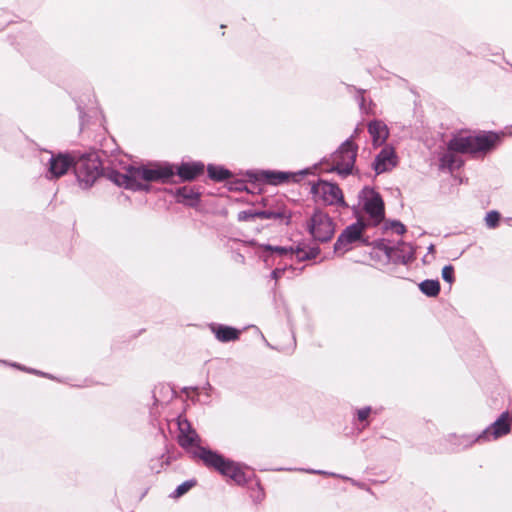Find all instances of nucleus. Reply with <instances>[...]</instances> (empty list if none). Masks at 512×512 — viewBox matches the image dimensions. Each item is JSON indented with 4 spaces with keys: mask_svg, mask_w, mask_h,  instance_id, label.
<instances>
[{
    "mask_svg": "<svg viewBox=\"0 0 512 512\" xmlns=\"http://www.w3.org/2000/svg\"><path fill=\"white\" fill-rule=\"evenodd\" d=\"M500 137L495 132H483L478 135H457L447 144V151L439 159L440 168L454 171L464 165L463 159L457 155L487 153L498 143Z\"/></svg>",
    "mask_w": 512,
    "mask_h": 512,
    "instance_id": "nucleus-2",
    "label": "nucleus"
},
{
    "mask_svg": "<svg viewBox=\"0 0 512 512\" xmlns=\"http://www.w3.org/2000/svg\"><path fill=\"white\" fill-rule=\"evenodd\" d=\"M207 173L211 180L222 182L232 177V172L220 165L209 164L207 166Z\"/></svg>",
    "mask_w": 512,
    "mask_h": 512,
    "instance_id": "nucleus-20",
    "label": "nucleus"
},
{
    "mask_svg": "<svg viewBox=\"0 0 512 512\" xmlns=\"http://www.w3.org/2000/svg\"><path fill=\"white\" fill-rule=\"evenodd\" d=\"M307 230L314 240L326 243L333 238L335 225L328 214L315 210L307 223Z\"/></svg>",
    "mask_w": 512,
    "mask_h": 512,
    "instance_id": "nucleus-6",
    "label": "nucleus"
},
{
    "mask_svg": "<svg viewBox=\"0 0 512 512\" xmlns=\"http://www.w3.org/2000/svg\"><path fill=\"white\" fill-rule=\"evenodd\" d=\"M368 132L375 146L382 145L389 136L387 125L381 120H373L368 124Z\"/></svg>",
    "mask_w": 512,
    "mask_h": 512,
    "instance_id": "nucleus-19",
    "label": "nucleus"
},
{
    "mask_svg": "<svg viewBox=\"0 0 512 512\" xmlns=\"http://www.w3.org/2000/svg\"><path fill=\"white\" fill-rule=\"evenodd\" d=\"M363 210L369 215L373 226L379 225L385 216L384 202L381 195L371 187H364L359 194Z\"/></svg>",
    "mask_w": 512,
    "mask_h": 512,
    "instance_id": "nucleus-7",
    "label": "nucleus"
},
{
    "mask_svg": "<svg viewBox=\"0 0 512 512\" xmlns=\"http://www.w3.org/2000/svg\"><path fill=\"white\" fill-rule=\"evenodd\" d=\"M397 164V156L395 150L390 146H385L382 150L376 155L373 168L377 175L382 174L384 172L389 171L391 168L395 167Z\"/></svg>",
    "mask_w": 512,
    "mask_h": 512,
    "instance_id": "nucleus-13",
    "label": "nucleus"
},
{
    "mask_svg": "<svg viewBox=\"0 0 512 512\" xmlns=\"http://www.w3.org/2000/svg\"><path fill=\"white\" fill-rule=\"evenodd\" d=\"M51 154L45 172V177L48 180H55L64 176L74 164V153L59 152Z\"/></svg>",
    "mask_w": 512,
    "mask_h": 512,
    "instance_id": "nucleus-10",
    "label": "nucleus"
},
{
    "mask_svg": "<svg viewBox=\"0 0 512 512\" xmlns=\"http://www.w3.org/2000/svg\"><path fill=\"white\" fill-rule=\"evenodd\" d=\"M13 367H17L19 369H22V370H26L25 368L21 367L20 365L16 364V363H13L11 364Z\"/></svg>",
    "mask_w": 512,
    "mask_h": 512,
    "instance_id": "nucleus-39",
    "label": "nucleus"
},
{
    "mask_svg": "<svg viewBox=\"0 0 512 512\" xmlns=\"http://www.w3.org/2000/svg\"><path fill=\"white\" fill-rule=\"evenodd\" d=\"M510 431V413L504 411L492 424L479 433V438H482L484 443L490 442L509 434Z\"/></svg>",
    "mask_w": 512,
    "mask_h": 512,
    "instance_id": "nucleus-12",
    "label": "nucleus"
},
{
    "mask_svg": "<svg viewBox=\"0 0 512 512\" xmlns=\"http://www.w3.org/2000/svg\"><path fill=\"white\" fill-rule=\"evenodd\" d=\"M196 481L195 480H187L180 485L177 486V488L173 491L171 494V497L178 498L186 494L193 486H195Z\"/></svg>",
    "mask_w": 512,
    "mask_h": 512,
    "instance_id": "nucleus-24",
    "label": "nucleus"
},
{
    "mask_svg": "<svg viewBox=\"0 0 512 512\" xmlns=\"http://www.w3.org/2000/svg\"><path fill=\"white\" fill-rule=\"evenodd\" d=\"M265 249L266 250H269V251H272V252H276L280 255H285L287 254L289 251L293 252V248H286V247H282V246H271V245H267L265 246Z\"/></svg>",
    "mask_w": 512,
    "mask_h": 512,
    "instance_id": "nucleus-31",
    "label": "nucleus"
},
{
    "mask_svg": "<svg viewBox=\"0 0 512 512\" xmlns=\"http://www.w3.org/2000/svg\"><path fill=\"white\" fill-rule=\"evenodd\" d=\"M256 210H243L238 213L237 219L239 221H253L256 219Z\"/></svg>",
    "mask_w": 512,
    "mask_h": 512,
    "instance_id": "nucleus-30",
    "label": "nucleus"
},
{
    "mask_svg": "<svg viewBox=\"0 0 512 512\" xmlns=\"http://www.w3.org/2000/svg\"><path fill=\"white\" fill-rule=\"evenodd\" d=\"M177 425L179 429L178 443L184 449L195 446L193 457L199 458L205 466L215 469L222 476L230 478L237 485L242 486L249 481L250 477L244 472L241 464L225 458L214 450L201 446L200 436L185 417L179 416Z\"/></svg>",
    "mask_w": 512,
    "mask_h": 512,
    "instance_id": "nucleus-1",
    "label": "nucleus"
},
{
    "mask_svg": "<svg viewBox=\"0 0 512 512\" xmlns=\"http://www.w3.org/2000/svg\"><path fill=\"white\" fill-rule=\"evenodd\" d=\"M357 154L358 146L354 143L353 136H351L331 154L330 161L332 165L327 171L337 173L342 178L358 173V170L355 169Z\"/></svg>",
    "mask_w": 512,
    "mask_h": 512,
    "instance_id": "nucleus-5",
    "label": "nucleus"
},
{
    "mask_svg": "<svg viewBox=\"0 0 512 512\" xmlns=\"http://www.w3.org/2000/svg\"><path fill=\"white\" fill-rule=\"evenodd\" d=\"M374 247L382 252L391 259L393 257L394 247L389 245V241L386 239H377L373 243Z\"/></svg>",
    "mask_w": 512,
    "mask_h": 512,
    "instance_id": "nucleus-23",
    "label": "nucleus"
},
{
    "mask_svg": "<svg viewBox=\"0 0 512 512\" xmlns=\"http://www.w3.org/2000/svg\"><path fill=\"white\" fill-rule=\"evenodd\" d=\"M188 390H192L194 392H197L198 393V387H189V388H184V392H187Z\"/></svg>",
    "mask_w": 512,
    "mask_h": 512,
    "instance_id": "nucleus-36",
    "label": "nucleus"
},
{
    "mask_svg": "<svg viewBox=\"0 0 512 512\" xmlns=\"http://www.w3.org/2000/svg\"><path fill=\"white\" fill-rule=\"evenodd\" d=\"M202 162H183L177 167L176 174L182 181H192L204 172Z\"/></svg>",
    "mask_w": 512,
    "mask_h": 512,
    "instance_id": "nucleus-15",
    "label": "nucleus"
},
{
    "mask_svg": "<svg viewBox=\"0 0 512 512\" xmlns=\"http://www.w3.org/2000/svg\"><path fill=\"white\" fill-rule=\"evenodd\" d=\"M209 328L216 339L222 343L238 340L241 333L240 330L224 324L211 323Z\"/></svg>",
    "mask_w": 512,
    "mask_h": 512,
    "instance_id": "nucleus-16",
    "label": "nucleus"
},
{
    "mask_svg": "<svg viewBox=\"0 0 512 512\" xmlns=\"http://www.w3.org/2000/svg\"><path fill=\"white\" fill-rule=\"evenodd\" d=\"M415 259V250L410 245L403 241L398 242L397 246L394 247L392 261L395 263H401L407 265L413 262Z\"/></svg>",
    "mask_w": 512,
    "mask_h": 512,
    "instance_id": "nucleus-18",
    "label": "nucleus"
},
{
    "mask_svg": "<svg viewBox=\"0 0 512 512\" xmlns=\"http://www.w3.org/2000/svg\"><path fill=\"white\" fill-rule=\"evenodd\" d=\"M441 275L445 282L452 284L455 281L454 267L452 265L444 266Z\"/></svg>",
    "mask_w": 512,
    "mask_h": 512,
    "instance_id": "nucleus-29",
    "label": "nucleus"
},
{
    "mask_svg": "<svg viewBox=\"0 0 512 512\" xmlns=\"http://www.w3.org/2000/svg\"><path fill=\"white\" fill-rule=\"evenodd\" d=\"M359 101H360V106L362 107L363 106V102H364L363 95L360 96Z\"/></svg>",
    "mask_w": 512,
    "mask_h": 512,
    "instance_id": "nucleus-40",
    "label": "nucleus"
},
{
    "mask_svg": "<svg viewBox=\"0 0 512 512\" xmlns=\"http://www.w3.org/2000/svg\"><path fill=\"white\" fill-rule=\"evenodd\" d=\"M27 371H28V372H30V373L41 374L42 376L48 377V375H47V374H45V373H41V372L36 371V370H34V369H29V370H27ZM50 377H51V376H49V378H50Z\"/></svg>",
    "mask_w": 512,
    "mask_h": 512,
    "instance_id": "nucleus-35",
    "label": "nucleus"
},
{
    "mask_svg": "<svg viewBox=\"0 0 512 512\" xmlns=\"http://www.w3.org/2000/svg\"><path fill=\"white\" fill-rule=\"evenodd\" d=\"M371 412L372 408L370 406H365L356 410V418L359 422L363 423V428L368 427V417L370 416Z\"/></svg>",
    "mask_w": 512,
    "mask_h": 512,
    "instance_id": "nucleus-26",
    "label": "nucleus"
},
{
    "mask_svg": "<svg viewBox=\"0 0 512 512\" xmlns=\"http://www.w3.org/2000/svg\"><path fill=\"white\" fill-rule=\"evenodd\" d=\"M301 471H305L307 473H311V474H319V475H332V476H335V474L333 473H327L323 470H314V469H301Z\"/></svg>",
    "mask_w": 512,
    "mask_h": 512,
    "instance_id": "nucleus-33",
    "label": "nucleus"
},
{
    "mask_svg": "<svg viewBox=\"0 0 512 512\" xmlns=\"http://www.w3.org/2000/svg\"><path fill=\"white\" fill-rule=\"evenodd\" d=\"M384 229H392L397 235H403L406 232L405 225L398 220L385 222Z\"/></svg>",
    "mask_w": 512,
    "mask_h": 512,
    "instance_id": "nucleus-28",
    "label": "nucleus"
},
{
    "mask_svg": "<svg viewBox=\"0 0 512 512\" xmlns=\"http://www.w3.org/2000/svg\"><path fill=\"white\" fill-rule=\"evenodd\" d=\"M174 175L175 171L173 166L168 163L152 168L145 165H129L125 168V172L123 173L117 170H109L107 172V179L127 190L149 192L151 186L141 181L169 183Z\"/></svg>",
    "mask_w": 512,
    "mask_h": 512,
    "instance_id": "nucleus-3",
    "label": "nucleus"
},
{
    "mask_svg": "<svg viewBox=\"0 0 512 512\" xmlns=\"http://www.w3.org/2000/svg\"><path fill=\"white\" fill-rule=\"evenodd\" d=\"M295 254L298 261L311 260L320 254V248L318 246L305 248L298 245L295 248Z\"/></svg>",
    "mask_w": 512,
    "mask_h": 512,
    "instance_id": "nucleus-22",
    "label": "nucleus"
},
{
    "mask_svg": "<svg viewBox=\"0 0 512 512\" xmlns=\"http://www.w3.org/2000/svg\"><path fill=\"white\" fill-rule=\"evenodd\" d=\"M419 289L428 297H436L440 293V283L438 280L426 279L419 284Z\"/></svg>",
    "mask_w": 512,
    "mask_h": 512,
    "instance_id": "nucleus-21",
    "label": "nucleus"
},
{
    "mask_svg": "<svg viewBox=\"0 0 512 512\" xmlns=\"http://www.w3.org/2000/svg\"><path fill=\"white\" fill-rule=\"evenodd\" d=\"M310 192L325 205L348 206L344 200L342 190L336 183L320 179L311 185Z\"/></svg>",
    "mask_w": 512,
    "mask_h": 512,
    "instance_id": "nucleus-9",
    "label": "nucleus"
},
{
    "mask_svg": "<svg viewBox=\"0 0 512 512\" xmlns=\"http://www.w3.org/2000/svg\"><path fill=\"white\" fill-rule=\"evenodd\" d=\"M500 219H501V215L498 211H496V210L489 211L485 217L486 226L490 229H494L499 225Z\"/></svg>",
    "mask_w": 512,
    "mask_h": 512,
    "instance_id": "nucleus-25",
    "label": "nucleus"
},
{
    "mask_svg": "<svg viewBox=\"0 0 512 512\" xmlns=\"http://www.w3.org/2000/svg\"><path fill=\"white\" fill-rule=\"evenodd\" d=\"M446 441L451 446V451L453 452H459L461 450L470 448L477 442L484 443L482 438H479V434H450L447 436Z\"/></svg>",
    "mask_w": 512,
    "mask_h": 512,
    "instance_id": "nucleus-14",
    "label": "nucleus"
},
{
    "mask_svg": "<svg viewBox=\"0 0 512 512\" xmlns=\"http://www.w3.org/2000/svg\"><path fill=\"white\" fill-rule=\"evenodd\" d=\"M255 215L260 219H282L284 217L283 212L270 210H256Z\"/></svg>",
    "mask_w": 512,
    "mask_h": 512,
    "instance_id": "nucleus-27",
    "label": "nucleus"
},
{
    "mask_svg": "<svg viewBox=\"0 0 512 512\" xmlns=\"http://www.w3.org/2000/svg\"><path fill=\"white\" fill-rule=\"evenodd\" d=\"M311 168H305L297 172H284L273 170H261L259 172H248L249 178L255 181H262L271 185H279L288 182H299L304 176L311 174Z\"/></svg>",
    "mask_w": 512,
    "mask_h": 512,
    "instance_id": "nucleus-8",
    "label": "nucleus"
},
{
    "mask_svg": "<svg viewBox=\"0 0 512 512\" xmlns=\"http://www.w3.org/2000/svg\"><path fill=\"white\" fill-rule=\"evenodd\" d=\"M203 390L206 391L205 394L209 398L210 397L209 391L212 390V386L210 385V383H206V385L203 387Z\"/></svg>",
    "mask_w": 512,
    "mask_h": 512,
    "instance_id": "nucleus-34",
    "label": "nucleus"
},
{
    "mask_svg": "<svg viewBox=\"0 0 512 512\" xmlns=\"http://www.w3.org/2000/svg\"><path fill=\"white\" fill-rule=\"evenodd\" d=\"M435 252V246L433 244H431L429 247H428V253H434Z\"/></svg>",
    "mask_w": 512,
    "mask_h": 512,
    "instance_id": "nucleus-38",
    "label": "nucleus"
},
{
    "mask_svg": "<svg viewBox=\"0 0 512 512\" xmlns=\"http://www.w3.org/2000/svg\"><path fill=\"white\" fill-rule=\"evenodd\" d=\"M73 169L81 188H90L98 179L100 175L107 178V172L110 168H104L100 160L99 154L96 151L75 154Z\"/></svg>",
    "mask_w": 512,
    "mask_h": 512,
    "instance_id": "nucleus-4",
    "label": "nucleus"
},
{
    "mask_svg": "<svg viewBox=\"0 0 512 512\" xmlns=\"http://www.w3.org/2000/svg\"><path fill=\"white\" fill-rule=\"evenodd\" d=\"M79 113H80L81 126H83V125H84V115H83V111H82V110H80V111H79Z\"/></svg>",
    "mask_w": 512,
    "mask_h": 512,
    "instance_id": "nucleus-37",
    "label": "nucleus"
},
{
    "mask_svg": "<svg viewBox=\"0 0 512 512\" xmlns=\"http://www.w3.org/2000/svg\"><path fill=\"white\" fill-rule=\"evenodd\" d=\"M201 193L190 186H183L177 188L175 191V198L178 203H182L184 205L195 207L200 202Z\"/></svg>",
    "mask_w": 512,
    "mask_h": 512,
    "instance_id": "nucleus-17",
    "label": "nucleus"
},
{
    "mask_svg": "<svg viewBox=\"0 0 512 512\" xmlns=\"http://www.w3.org/2000/svg\"><path fill=\"white\" fill-rule=\"evenodd\" d=\"M284 274V270L283 269H279V268H276L274 269L272 272H271V277L274 279V280H278L282 277V275Z\"/></svg>",
    "mask_w": 512,
    "mask_h": 512,
    "instance_id": "nucleus-32",
    "label": "nucleus"
},
{
    "mask_svg": "<svg viewBox=\"0 0 512 512\" xmlns=\"http://www.w3.org/2000/svg\"><path fill=\"white\" fill-rule=\"evenodd\" d=\"M369 225L368 221L359 217L355 223L347 226L338 236L334 244V251H347L350 244L362 239V234Z\"/></svg>",
    "mask_w": 512,
    "mask_h": 512,
    "instance_id": "nucleus-11",
    "label": "nucleus"
}]
</instances>
